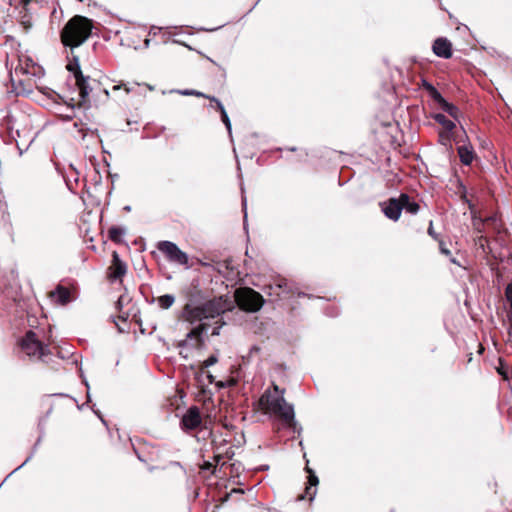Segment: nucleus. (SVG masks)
Instances as JSON below:
<instances>
[{
    "label": "nucleus",
    "instance_id": "nucleus-24",
    "mask_svg": "<svg viewBox=\"0 0 512 512\" xmlns=\"http://www.w3.org/2000/svg\"><path fill=\"white\" fill-rule=\"evenodd\" d=\"M430 95L440 106L446 101L435 87H431Z\"/></svg>",
    "mask_w": 512,
    "mask_h": 512
},
{
    "label": "nucleus",
    "instance_id": "nucleus-39",
    "mask_svg": "<svg viewBox=\"0 0 512 512\" xmlns=\"http://www.w3.org/2000/svg\"><path fill=\"white\" fill-rule=\"evenodd\" d=\"M424 87L431 93V87H434L432 84L425 82Z\"/></svg>",
    "mask_w": 512,
    "mask_h": 512
},
{
    "label": "nucleus",
    "instance_id": "nucleus-35",
    "mask_svg": "<svg viewBox=\"0 0 512 512\" xmlns=\"http://www.w3.org/2000/svg\"><path fill=\"white\" fill-rule=\"evenodd\" d=\"M440 251H441V253H443L444 255H447V256H448V255H450V251H449V249H447V248L445 247V245H444V243H443V242H440Z\"/></svg>",
    "mask_w": 512,
    "mask_h": 512
},
{
    "label": "nucleus",
    "instance_id": "nucleus-26",
    "mask_svg": "<svg viewBox=\"0 0 512 512\" xmlns=\"http://www.w3.org/2000/svg\"><path fill=\"white\" fill-rule=\"evenodd\" d=\"M218 362V357L216 355L209 356L206 360L203 361L201 366V371L203 372L204 368H208Z\"/></svg>",
    "mask_w": 512,
    "mask_h": 512
},
{
    "label": "nucleus",
    "instance_id": "nucleus-30",
    "mask_svg": "<svg viewBox=\"0 0 512 512\" xmlns=\"http://www.w3.org/2000/svg\"><path fill=\"white\" fill-rule=\"evenodd\" d=\"M276 286H277V288H279L285 292L290 291V287H289L288 281L286 279L279 280L278 283L276 284Z\"/></svg>",
    "mask_w": 512,
    "mask_h": 512
},
{
    "label": "nucleus",
    "instance_id": "nucleus-38",
    "mask_svg": "<svg viewBox=\"0 0 512 512\" xmlns=\"http://www.w3.org/2000/svg\"><path fill=\"white\" fill-rule=\"evenodd\" d=\"M424 87L431 93V87H434L432 84L425 82Z\"/></svg>",
    "mask_w": 512,
    "mask_h": 512
},
{
    "label": "nucleus",
    "instance_id": "nucleus-22",
    "mask_svg": "<svg viewBox=\"0 0 512 512\" xmlns=\"http://www.w3.org/2000/svg\"><path fill=\"white\" fill-rule=\"evenodd\" d=\"M443 111L448 113L452 118L458 120L460 111L457 106L448 102L447 100L440 106Z\"/></svg>",
    "mask_w": 512,
    "mask_h": 512
},
{
    "label": "nucleus",
    "instance_id": "nucleus-23",
    "mask_svg": "<svg viewBox=\"0 0 512 512\" xmlns=\"http://www.w3.org/2000/svg\"><path fill=\"white\" fill-rule=\"evenodd\" d=\"M175 302V297L170 294H165L157 298V303L162 309H169Z\"/></svg>",
    "mask_w": 512,
    "mask_h": 512
},
{
    "label": "nucleus",
    "instance_id": "nucleus-6",
    "mask_svg": "<svg viewBox=\"0 0 512 512\" xmlns=\"http://www.w3.org/2000/svg\"><path fill=\"white\" fill-rule=\"evenodd\" d=\"M31 61L32 60L29 57H25V60L21 57L19 58V65L15 69V75L18 79H14L13 76L11 78L12 85L17 96H29L32 92V82L29 77Z\"/></svg>",
    "mask_w": 512,
    "mask_h": 512
},
{
    "label": "nucleus",
    "instance_id": "nucleus-8",
    "mask_svg": "<svg viewBox=\"0 0 512 512\" xmlns=\"http://www.w3.org/2000/svg\"><path fill=\"white\" fill-rule=\"evenodd\" d=\"M157 248L170 262L185 266L188 265V255L180 250L175 243L171 241H161L157 244Z\"/></svg>",
    "mask_w": 512,
    "mask_h": 512
},
{
    "label": "nucleus",
    "instance_id": "nucleus-42",
    "mask_svg": "<svg viewBox=\"0 0 512 512\" xmlns=\"http://www.w3.org/2000/svg\"><path fill=\"white\" fill-rule=\"evenodd\" d=\"M208 378H209L210 383H212L213 382V376L212 375H208Z\"/></svg>",
    "mask_w": 512,
    "mask_h": 512
},
{
    "label": "nucleus",
    "instance_id": "nucleus-11",
    "mask_svg": "<svg viewBox=\"0 0 512 512\" xmlns=\"http://www.w3.org/2000/svg\"><path fill=\"white\" fill-rule=\"evenodd\" d=\"M402 210L403 204H401L400 196L398 198H391L382 205V211L385 216L393 221L399 219Z\"/></svg>",
    "mask_w": 512,
    "mask_h": 512
},
{
    "label": "nucleus",
    "instance_id": "nucleus-27",
    "mask_svg": "<svg viewBox=\"0 0 512 512\" xmlns=\"http://www.w3.org/2000/svg\"><path fill=\"white\" fill-rule=\"evenodd\" d=\"M497 372L503 377L504 380L509 379L507 368L504 366L501 359H499V366L497 367Z\"/></svg>",
    "mask_w": 512,
    "mask_h": 512
},
{
    "label": "nucleus",
    "instance_id": "nucleus-1",
    "mask_svg": "<svg viewBox=\"0 0 512 512\" xmlns=\"http://www.w3.org/2000/svg\"><path fill=\"white\" fill-rule=\"evenodd\" d=\"M66 69L72 74L75 85L79 91V100L77 102L71 98L69 101H64L63 97L49 88H38V97L36 101L48 108L53 109L56 114L66 120H71L75 116V107L88 106L89 96L92 91L90 86L91 78L84 76L77 56L73 58L66 65Z\"/></svg>",
    "mask_w": 512,
    "mask_h": 512
},
{
    "label": "nucleus",
    "instance_id": "nucleus-28",
    "mask_svg": "<svg viewBox=\"0 0 512 512\" xmlns=\"http://www.w3.org/2000/svg\"><path fill=\"white\" fill-rule=\"evenodd\" d=\"M206 99H209L211 102H214L215 105H216V109L222 113L223 111H225V108L224 106L222 105V103L217 99L215 98L214 96H205Z\"/></svg>",
    "mask_w": 512,
    "mask_h": 512
},
{
    "label": "nucleus",
    "instance_id": "nucleus-15",
    "mask_svg": "<svg viewBox=\"0 0 512 512\" xmlns=\"http://www.w3.org/2000/svg\"><path fill=\"white\" fill-rule=\"evenodd\" d=\"M318 484V477L315 474L310 473L308 477V486L305 488V494L299 495L298 500L308 499L312 501L316 494V486Z\"/></svg>",
    "mask_w": 512,
    "mask_h": 512
},
{
    "label": "nucleus",
    "instance_id": "nucleus-36",
    "mask_svg": "<svg viewBox=\"0 0 512 512\" xmlns=\"http://www.w3.org/2000/svg\"><path fill=\"white\" fill-rule=\"evenodd\" d=\"M193 96L205 98V96H207V95L202 93V92H200V91L194 90Z\"/></svg>",
    "mask_w": 512,
    "mask_h": 512
},
{
    "label": "nucleus",
    "instance_id": "nucleus-5",
    "mask_svg": "<svg viewBox=\"0 0 512 512\" xmlns=\"http://www.w3.org/2000/svg\"><path fill=\"white\" fill-rule=\"evenodd\" d=\"M201 307L205 320L217 318L212 335H219L220 329L224 325V321L220 316L232 308V302L227 297L220 296L203 303Z\"/></svg>",
    "mask_w": 512,
    "mask_h": 512
},
{
    "label": "nucleus",
    "instance_id": "nucleus-31",
    "mask_svg": "<svg viewBox=\"0 0 512 512\" xmlns=\"http://www.w3.org/2000/svg\"><path fill=\"white\" fill-rule=\"evenodd\" d=\"M505 296L507 299V302L510 305V308L512 309V283L508 284L505 290Z\"/></svg>",
    "mask_w": 512,
    "mask_h": 512
},
{
    "label": "nucleus",
    "instance_id": "nucleus-13",
    "mask_svg": "<svg viewBox=\"0 0 512 512\" xmlns=\"http://www.w3.org/2000/svg\"><path fill=\"white\" fill-rule=\"evenodd\" d=\"M127 271L126 264L120 259L117 252H113L112 255V263L109 267V277L110 279H120L122 278Z\"/></svg>",
    "mask_w": 512,
    "mask_h": 512
},
{
    "label": "nucleus",
    "instance_id": "nucleus-16",
    "mask_svg": "<svg viewBox=\"0 0 512 512\" xmlns=\"http://www.w3.org/2000/svg\"><path fill=\"white\" fill-rule=\"evenodd\" d=\"M17 350L31 356L32 350V329L25 332V336L18 340Z\"/></svg>",
    "mask_w": 512,
    "mask_h": 512
},
{
    "label": "nucleus",
    "instance_id": "nucleus-14",
    "mask_svg": "<svg viewBox=\"0 0 512 512\" xmlns=\"http://www.w3.org/2000/svg\"><path fill=\"white\" fill-rule=\"evenodd\" d=\"M30 2L31 0H19V3L22 7L19 12L20 24L26 33H28L30 27L32 26V16L29 14Z\"/></svg>",
    "mask_w": 512,
    "mask_h": 512
},
{
    "label": "nucleus",
    "instance_id": "nucleus-2",
    "mask_svg": "<svg viewBox=\"0 0 512 512\" xmlns=\"http://www.w3.org/2000/svg\"><path fill=\"white\" fill-rule=\"evenodd\" d=\"M285 389H280L275 383L271 389H267L259 399V407L265 413L279 418L285 425L292 426L295 423L293 405L284 398Z\"/></svg>",
    "mask_w": 512,
    "mask_h": 512
},
{
    "label": "nucleus",
    "instance_id": "nucleus-18",
    "mask_svg": "<svg viewBox=\"0 0 512 512\" xmlns=\"http://www.w3.org/2000/svg\"><path fill=\"white\" fill-rule=\"evenodd\" d=\"M34 356H38L44 362L49 361V357L52 355V352L48 348V345L43 344L41 341L34 338Z\"/></svg>",
    "mask_w": 512,
    "mask_h": 512
},
{
    "label": "nucleus",
    "instance_id": "nucleus-29",
    "mask_svg": "<svg viewBox=\"0 0 512 512\" xmlns=\"http://www.w3.org/2000/svg\"><path fill=\"white\" fill-rule=\"evenodd\" d=\"M220 114H221V119H222L223 123L225 124L228 132L231 133V122H230V119H229V117H228V115L226 113V110L223 111Z\"/></svg>",
    "mask_w": 512,
    "mask_h": 512
},
{
    "label": "nucleus",
    "instance_id": "nucleus-43",
    "mask_svg": "<svg viewBox=\"0 0 512 512\" xmlns=\"http://www.w3.org/2000/svg\"><path fill=\"white\" fill-rule=\"evenodd\" d=\"M211 467V464L210 463H205V468H210Z\"/></svg>",
    "mask_w": 512,
    "mask_h": 512
},
{
    "label": "nucleus",
    "instance_id": "nucleus-33",
    "mask_svg": "<svg viewBox=\"0 0 512 512\" xmlns=\"http://www.w3.org/2000/svg\"><path fill=\"white\" fill-rule=\"evenodd\" d=\"M49 232V229H47L45 223L40 219L39 223V234L40 237H45Z\"/></svg>",
    "mask_w": 512,
    "mask_h": 512
},
{
    "label": "nucleus",
    "instance_id": "nucleus-10",
    "mask_svg": "<svg viewBox=\"0 0 512 512\" xmlns=\"http://www.w3.org/2000/svg\"><path fill=\"white\" fill-rule=\"evenodd\" d=\"M202 418L199 408L196 406L190 407L181 419V427L185 431L195 430L200 426Z\"/></svg>",
    "mask_w": 512,
    "mask_h": 512
},
{
    "label": "nucleus",
    "instance_id": "nucleus-41",
    "mask_svg": "<svg viewBox=\"0 0 512 512\" xmlns=\"http://www.w3.org/2000/svg\"><path fill=\"white\" fill-rule=\"evenodd\" d=\"M494 220H495V218H494V217H488V218L486 219V221H494Z\"/></svg>",
    "mask_w": 512,
    "mask_h": 512
},
{
    "label": "nucleus",
    "instance_id": "nucleus-19",
    "mask_svg": "<svg viewBox=\"0 0 512 512\" xmlns=\"http://www.w3.org/2000/svg\"><path fill=\"white\" fill-rule=\"evenodd\" d=\"M400 201L401 204H403V209L406 210V212L410 214H416L419 211V204L415 201H411L407 194L402 193L400 195Z\"/></svg>",
    "mask_w": 512,
    "mask_h": 512
},
{
    "label": "nucleus",
    "instance_id": "nucleus-40",
    "mask_svg": "<svg viewBox=\"0 0 512 512\" xmlns=\"http://www.w3.org/2000/svg\"><path fill=\"white\" fill-rule=\"evenodd\" d=\"M428 233H429L431 236H433V237L435 236V235H434V230H433V228H432V223L430 224V227L428 228Z\"/></svg>",
    "mask_w": 512,
    "mask_h": 512
},
{
    "label": "nucleus",
    "instance_id": "nucleus-7",
    "mask_svg": "<svg viewBox=\"0 0 512 512\" xmlns=\"http://www.w3.org/2000/svg\"><path fill=\"white\" fill-rule=\"evenodd\" d=\"M234 296L237 305L248 312H257L264 304L262 295L249 287L237 289Z\"/></svg>",
    "mask_w": 512,
    "mask_h": 512
},
{
    "label": "nucleus",
    "instance_id": "nucleus-32",
    "mask_svg": "<svg viewBox=\"0 0 512 512\" xmlns=\"http://www.w3.org/2000/svg\"><path fill=\"white\" fill-rule=\"evenodd\" d=\"M123 88L127 94L131 93L133 91V87L128 86L125 83H121L119 85H114L113 90H119Z\"/></svg>",
    "mask_w": 512,
    "mask_h": 512
},
{
    "label": "nucleus",
    "instance_id": "nucleus-37",
    "mask_svg": "<svg viewBox=\"0 0 512 512\" xmlns=\"http://www.w3.org/2000/svg\"><path fill=\"white\" fill-rule=\"evenodd\" d=\"M193 92H194V90H188V89H187V90L180 91V93H181L182 95H193Z\"/></svg>",
    "mask_w": 512,
    "mask_h": 512
},
{
    "label": "nucleus",
    "instance_id": "nucleus-21",
    "mask_svg": "<svg viewBox=\"0 0 512 512\" xmlns=\"http://www.w3.org/2000/svg\"><path fill=\"white\" fill-rule=\"evenodd\" d=\"M125 233V230L118 226H112L108 230V236L111 241L119 243L122 241V237Z\"/></svg>",
    "mask_w": 512,
    "mask_h": 512
},
{
    "label": "nucleus",
    "instance_id": "nucleus-9",
    "mask_svg": "<svg viewBox=\"0 0 512 512\" xmlns=\"http://www.w3.org/2000/svg\"><path fill=\"white\" fill-rule=\"evenodd\" d=\"M75 291L76 288L74 286L66 287L64 285L59 284L53 291L50 292V298L52 299V301L59 305H66L75 298Z\"/></svg>",
    "mask_w": 512,
    "mask_h": 512
},
{
    "label": "nucleus",
    "instance_id": "nucleus-25",
    "mask_svg": "<svg viewBox=\"0 0 512 512\" xmlns=\"http://www.w3.org/2000/svg\"><path fill=\"white\" fill-rule=\"evenodd\" d=\"M430 95L440 106L446 101L435 87H431Z\"/></svg>",
    "mask_w": 512,
    "mask_h": 512
},
{
    "label": "nucleus",
    "instance_id": "nucleus-34",
    "mask_svg": "<svg viewBox=\"0 0 512 512\" xmlns=\"http://www.w3.org/2000/svg\"><path fill=\"white\" fill-rule=\"evenodd\" d=\"M31 143H32V140H30L29 143L25 147H22V145L16 140V145H17V148H18L20 154H22L24 151H27Z\"/></svg>",
    "mask_w": 512,
    "mask_h": 512
},
{
    "label": "nucleus",
    "instance_id": "nucleus-20",
    "mask_svg": "<svg viewBox=\"0 0 512 512\" xmlns=\"http://www.w3.org/2000/svg\"><path fill=\"white\" fill-rule=\"evenodd\" d=\"M434 119L448 132H451L456 127L455 123L448 119L444 114L438 113L434 116Z\"/></svg>",
    "mask_w": 512,
    "mask_h": 512
},
{
    "label": "nucleus",
    "instance_id": "nucleus-12",
    "mask_svg": "<svg viewBox=\"0 0 512 512\" xmlns=\"http://www.w3.org/2000/svg\"><path fill=\"white\" fill-rule=\"evenodd\" d=\"M433 53L444 59L452 57V43L444 37L437 38L432 45Z\"/></svg>",
    "mask_w": 512,
    "mask_h": 512
},
{
    "label": "nucleus",
    "instance_id": "nucleus-4",
    "mask_svg": "<svg viewBox=\"0 0 512 512\" xmlns=\"http://www.w3.org/2000/svg\"><path fill=\"white\" fill-rule=\"evenodd\" d=\"M181 319L185 322H188L189 324H199L195 326L193 329H191L187 334L184 340H181L178 343L179 347H185L188 345L190 340H195L196 345L200 346L203 344V333L207 331L209 328V325L205 322L204 315H203V309L201 305L194 306L192 304H186L183 307L182 313H181Z\"/></svg>",
    "mask_w": 512,
    "mask_h": 512
},
{
    "label": "nucleus",
    "instance_id": "nucleus-3",
    "mask_svg": "<svg viewBox=\"0 0 512 512\" xmlns=\"http://www.w3.org/2000/svg\"><path fill=\"white\" fill-rule=\"evenodd\" d=\"M92 21L84 16H73L63 27L60 38L65 47L81 46L91 35Z\"/></svg>",
    "mask_w": 512,
    "mask_h": 512
},
{
    "label": "nucleus",
    "instance_id": "nucleus-17",
    "mask_svg": "<svg viewBox=\"0 0 512 512\" xmlns=\"http://www.w3.org/2000/svg\"><path fill=\"white\" fill-rule=\"evenodd\" d=\"M460 161L464 165H470L474 159V150L471 144H465L457 148Z\"/></svg>",
    "mask_w": 512,
    "mask_h": 512
}]
</instances>
